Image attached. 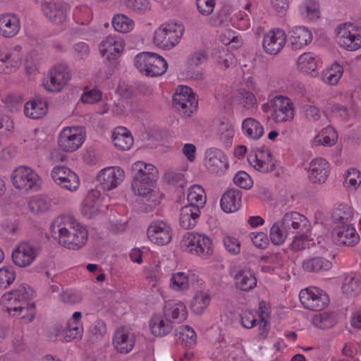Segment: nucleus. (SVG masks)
Instances as JSON below:
<instances>
[{"mask_svg": "<svg viewBox=\"0 0 361 361\" xmlns=\"http://www.w3.org/2000/svg\"><path fill=\"white\" fill-rule=\"evenodd\" d=\"M50 231L52 237L60 245L71 250L81 248L88 238L86 228L68 216H59L54 219Z\"/></svg>", "mask_w": 361, "mask_h": 361, "instance_id": "f257e3e1", "label": "nucleus"}, {"mask_svg": "<svg viewBox=\"0 0 361 361\" xmlns=\"http://www.w3.org/2000/svg\"><path fill=\"white\" fill-rule=\"evenodd\" d=\"M30 294L25 286H20L18 289L5 293L2 299L7 300L6 310L10 314H20L27 312L28 321L31 322L35 315L34 302L29 301Z\"/></svg>", "mask_w": 361, "mask_h": 361, "instance_id": "f03ea898", "label": "nucleus"}, {"mask_svg": "<svg viewBox=\"0 0 361 361\" xmlns=\"http://www.w3.org/2000/svg\"><path fill=\"white\" fill-rule=\"evenodd\" d=\"M280 223L289 233L293 239L291 243L293 250H302L305 248L303 240L307 237L304 233L307 228L308 221L307 218L296 212L286 213Z\"/></svg>", "mask_w": 361, "mask_h": 361, "instance_id": "7ed1b4c3", "label": "nucleus"}, {"mask_svg": "<svg viewBox=\"0 0 361 361\" xmlns=\"http://www.w3.org/2000/svg\"><path fill=\"white\" fill-rule=\"evenodd\" d=\"M184 27L181 24L166 23L162 24L154 34V43L164 49L174 47L181 39Z\"/></svg>", "mask_w": 361, "mask_h": 361, "instance_id": "20e7f679", "label": "nucleus"}, {"mask_svg": "<svg viewBox=\"0 0 361 361\" xmlns=\"http://www.w3.org/2000/svg\"><path fill=\"white\" fill-rule=\"evenodd\" d=\"M135 65L140 72L150 77L163 75L168 68L165 59L159 54L153 52H142L135 57Z\"/></svg>", "mask_w": 361, "mask_h": 361, "instance_id": "39448f33", "label": "nucleus"}, {"mask_svg": "<svg viewBox=\"0 0 361 361\" xmlns=\"http://www.w3.org/2000/svg\"><path fill=\"white\" fill-rule=\"evenodd\" d=\"M183 246L188 251L202 258H207L213 253L212 240L205 235L198 233H187L182 241Z\"/></svg>", "mask_w": 361, "mask_h": 361, "instance_id": "423d86ee", "label": "nucleus"}, {"mask_svg": "<svg viewBox=\"0 0 361 361\" xmlns=\"http://www.w3.org/2000/svg\"><path fill=\"white\" fill-rule=\"evenodd\" d=\"M337 30V40L341 47L348 51H355L361 47V30L354 24L345 23Z\"/></svg>", "mask_w": 361, "mask_h": 361, "instance_id": "0eeeda50", "label": "nucleus"}, {"mask_svg": "<svg viewBox=\"0 0 361 361\" xmlns=\"http://www.w3.org/2000/svg\"><path fill=\"white\" fill-rule=\"evenodd\" d=\"M11 179L16 189L28 191L37 190L39 187V176L33 169L25 166L17 167L12 173Z\"/></svg>", "mask_w": 361, "mask_h": 361, "instance_id": "6e6552de", "label": "nucleus"}, {"mask_svg": "<svg viewBox=\"0 0 361 361\" xmlns=\"http://www.w3.org/2000/svg\"><path fill=\"white\" fill-rule=\"evenodd\" d=\"M299 298L305 308L312 311H321L329 303L328 295L316 287L302 290Z\"/></svg>", "mask_w": 361, "mask_h": 361, "instance_id": "1a4fd4ad", "label": "nucleus"}, {"mask_svg": "<svg viewBox=\"0 0 361 361\" xmlns=\"http://www.w3.org/2000/svg\"><path fill=\"white\" fill-rule=\"evenodd\" d=\"M271 118L276 123L290 121L293 119L294 105L287 97L278 95L270 100Z\"/></svg>", "mask_w": 361, "mask_h": 361, "instance_id": "9d476101", "label": "nucleus"}, {"mask_svg": "<svg viewBox=\"0 0 361 361\" xmlns=\"http://www.w3.org/2000/svg\"><path fill=\"white\" fill-rule=\"evenodd\" d=\"M85 139V135L78 128L66 127L59 135L58 145L62 151L73 152L82 145Z\"/></svg>", "mask_w": 361, "mask_h": 361, "instance_id": "9b49d317", "label": "nucleus"}, {"mask_svg": "<svg viewBox=\"0 0 361 361\" xmlns=\"http://www.w3.org/2000/svg\"><path fill=\"white\" fill-rule=\"evenodd\" d=\"M51 177L57 185L67 190L75 191L79 188L80 179L78 175L65 166L54 167Z\"/></svg>", "mask_w": 361, "mask_h": 361, "instance_id": "f8f14e48", "label": "nucleus"}, {"mask_svg": "<svg viewBox=\"0 0 361 361\" xmlns=\"http://www.w3.org/2000/svg\"><path fill=\"white\" fill-rule=\"evenodd\" d=\"M39 247L29 243H21L12 252V259L19 267L31 264L39 254Z\"/></svg>", "mask_w": 361, "mask_h": 361, "instance_id": "ddd939ff", "label": "nucleus"}, {"mask_svg": "<svg viewBox=\"0 0 361 361\" xmlns=\"http://www.w3.org/2000/svg\"><path fill=\"white\" fill-rule=\"evenodd\" d=\"M49 75L50 81L44 83V86L49 92L61 91L71 78L68 67L63 64H57L51 68Z\"/></svg>", "mask_w": 361, "mask_h": 361, "instance_id": "4468645a", "label": "nucleus"}, {"mask_svg": "<svg viewBox=\"0 0 361 361\" xmlns=\"http://www.w3.org/2000/svg\"><path fill=\"white\" fill-rule=\"evenodd\" d=\"M332 237L338 245L354 246L360 240V236L351 224L335 226Z\"/></svg>", "mask_w": 361, "mask_h": 361, "instance_id": "2eb2a0df", "label": "nucleus"}, {"mask_svg": "<svg viewBox=\"0 0 361 361\" xmlns=\"http://www.w3.org/2000/svg\"><path fill=\"white\" fill-rule=\"evenodd\" d=\"M147 236L149 240L155 244L166 245L172 239V229L164 221H154L147 228Z\"/></svg>", "mask_w": 361, "mask_h": 361, "instance_id": "dca6fc26", "label": "nucleus"}, {"mask_svg": "<svg viewBox=\"0 0 361 361\" xmlns=\"http://www.w3.org/2000/svg\"><path fill=\"white\" fill-rule=\"evenodd\" d=\"M124 171L121 167H107L97 176V180L104 190L116 188L124 178Z\"/></svg>", "mask_w": 361, "mask_h": 361, "instance_id": "f3484780", "label": "nucleus"}, {"mask_svg": "<svg viewBox=\"0 0 361 361\" xmlns=\"http://www.w3.org/2000/svg\"><path fill=\"white\" fill-rule=\"evenodd\" d=\"M286 42V35L283 30H272L264 36L262 47L267 54L276 55L283 48Z\"/></svg>", "mask_w": 361, "mask_h": 361, "instance_id": "a211bd4d", "label": "nucleus"}, {"mask_svg": "<svg viewBox=\"0 0 361 361\" xmlns=\"http://www.w3.org/2000/svg\"><path fill=\"white\" fill-rule=\"evenodd\" d=\"M124 42L118 35H109L99 45V51L109 61H114L124 49Z\"/></svg>", "mask_w": 361, "mask_h": 361, "instance_id": "6ab92c4d", "label": "nucleus"}, {"mask_svg": "<svg viewBox=\"0 0 361 361\" xmlns=\"http://www.w3.org/2000/svg\"><path fill=\"white\" fill-rule=\"evenodd\" d=\"M42 10L44 16L55 24H61L66 19L68 5L44 0Z\"/></svg>", "mask_w": 361, "mask_h": 361, "instance_id": "aec40b11", "label": "nucleus"}, {"mask_svg": "<svg viewBox=\"0 0 361 361\" xmlns=\"http://www.w3.org/2000/svg\"><path fill=\"white\" fill-rule=\"evenodd\" d=\"M20 21L14 13H6L0 15V35L11 38L15 37L20 30Z\"/></svg>", "mask_w": 361, "mask_h": 361, "instance_id": "412c9836", "label": "nucleus"}, {"mask_svg": "<svg viewBox=\"0 0 361 361\" xmlns=\"http://www.w3.org/2000/svg\"><path fill=\"white\" fill-rule=\"evenodd\" d=\"M207 167L212 172L218 173L228 168L227 158L224 152L214 147L207 149L205 152Z\"/></svg>", "mask_w": 361, "mask_h": 361, "instance_id": "4be33fe9", "label": "nucleus"}, {"mask_svg": "<svg viewBox=\"0 0 361 361\" xmlns=\"http://www.w3.org/2000/svg\"><path fill=\"white\" fill-rule=\"evenodd\" d=\"M309 173V178L312 183H324L329 173V162L323 158L313 159L310 163Z\"/></svg>", "mask_w": 361, "mask_h": 361, "instance_id": "5701e85b", "label": "nucleus"}, {"mask_svg": "<svg viewBox=\"0 0 361 361\" xmlns=\"http://www.w3.org/2000/svg\"><path fill=\"white\" fill-rule=\"evenodd\" d=\"M157 178H153V176L146 178L140 176H133L131 187L135 195L147 197L152 195L153 189L155 187Z\"/></svg>", "mask_w": 361, "mask_h": 361, "instance_id": "b1692460", "label": "nucleus"}, {"mask_svg": "<svg viewBox=\"0 0 361 361\" xmlns=\"http://www.w3.org/2000/svg\"><path fill=\"white\" fill-rule=\"evenodd\" d=\"M221 207L226 213L238 211L241 206V191L230 189L226 191L221 199Z\"/></svg>", "mask_w": 361, "mask_h": 361, "instance_id": "393cba45", "label": "nucleus"}, {"mask_svg": "<svg viewBox=\"0 0 361 361\" xmlns=\"http://www.w3.org/2000/svg\"><path fill=\"white\" fill-rule=\"evenodd\" d=\"M200 215L197 206L188 204L180 209V226L184 229H190L195 226Z\"/></svg>", "mask_w": 361, "mask_h": 361, "instance_id": "a878e982", "label": "nucleus"}, {"mask_svg": "<svg viewBox=\"0 0 361 361\" xmlns=\"http://www.w3.org/2000/svg\"><path fill=\"white\" fill-rule=\"evenodd\" d=\"M312 32L305 27H298L292 30L289 40L291 49L298 50L307 45L312 41Z\"/></svg>", "mask_w": 361, "mask_h": 361, "instance_id": "bb28decb", "label": "nucleus"}, {"mask_svg": "<svg viewBox=\"0 0 361 361\" xmlns=\"http://www.w3.org/2000/svg\"><path fill=\"white\" fill-rule=\"evenodd\" d=\"M235 286L243 291H250L257 286V279L250 269L239 270L234 276Z\"/></svg>", "mask_w": 361, "mask_h": 361, "instance_id": "cd10ccee", "label": "nucleus"}, {"mask_svg": "<svg viewBox=\"0 0 361 361\" xmlns=\"http://www.w3.org/2000/svg\"><path fill=\"white\" fill-rule=\"evenodd\" d=\"M164 314L166 319H178L179 322H181L186 319L188 312L183 303H176L169 300L165 303Z\"/></svg>", "mask_w": 361, "mask_h": 361, "instance_id": "c85d7f7f", "label": "nucleus"}, {"mask_svg": "<svg viewBox=\"0 0 361 361\" xmlns=\"http://www.w3.org/2000/svg\"><path fill=\"white\" fill-rule=\"evenodd\" d=\"M114 145L121 150H128L133 145V137L130 132L124 127L116 128L112 135Z\"/></svg>", "mask_w": 361, "mask_h": 361, "instance_id": "c756f323", "label": "nucleus"}, {"mask_svg": "<svg viewBox=\"0 0 361 361\" xmlns=\"http://www.w3.org/2000/svg\"><path fill=\"white\" fill-rule=\"evenodd\" d=\"M47 102L40 99L29 101L24 106L25 114L32 119H38L43 117L47 114Z\"/></svg>", "mask_w": 361, "mask_h": 361, "instance_id": "7c9ffc66", "label": "nucleus"}, {"mask_svg": "<svg viewBox=\"0 0 361 361\" xmlns=\"http://www.w3.org/2000/svg\"><path fill=\"white\" fill-rule=\"evenodd\" d=\"M113 343L118 353L127 354L133 348L135 341L123 330H118L114 334Z\"/></svg>", "mask_w": 361, "mask_h": 361, "instance_id": "2f4dec72", "label": "nucleus"}, {"mask_svg": "<svg viewBox=\"0 0 361 361\" xmlns=\"http://www.w3.org/2000/svg\"><path fill=\"white\" fill-rule=\"evenodd\" d=\"M149 327L152 333L156 336H164L172 330V323L170 320L162 318L161 315L152 316L149 322Z\"/></svg>", "mask_w": 361, "mask_h": 361, "instance_id": "473e14b6", "label": "nucleus"}, {"mask_svg": "<svg viewBox=\"0 0 361 361\" xmlns=\"http://www.w3.org/2000/svg\"><path fill=\"white\" fill-rule=\"evenodd\" d=\"M21 63L20 59L17 55L9 52L0 51V73H10L18 68Z\"/></svg>", "mask_w": 361, "mask_h": 361, "instance_id": "72a5a7b5", "label": "nucleus"}, {"mask_svg": "<svg viewBox=\"0 0 361 361\" xmlns=\"http://www.w3.org/2000/svg\"><path fill=\"white\" fill-rule=\"evenodd\" d=\"M331 267V262L322 257H313L302 262V268L308 272L327 271Z\"/></svg>", "mask_w": 361, "mask_h": 361, "instance_id": "f704fd0d", "label": "nucleus"}, {"mask_svg": "<svg viewBox=\"0 0 361 361\" xmlns=\"http://www.w3.org/2000/svg\"><path fill=\"white\" fill-rule=\"evenodd\" d=\"M353 218V210L348 204H340L332 213V219L337 225L350 224Z\"/></svg>", "mask_w": 361, "mask_h": 361, "instance_id": "c9c22d12", "label": "nucleus"}, {"mask_svg": "<svg viewBox=\"0 0 361 361\" xmlns=\"http://www.w3.org/2000/svg\"><path fill=\"white\" fill-rule=\"evenodd\" d=\"M51 200L46 196L36 195L30 198L28 202L30 211L35 214L44 213L51 207Z\"/></svg>", "mask_w": 361, "mask_h": 361, "instance_id": "e433bc0d", "label": "nucleus"}, {"mask_svg": "<svg viewBox=\"0 0 361 361\" xmlns=\"http://www.w3.org/2000/svg\"><path fill=\"white\" fill-rule=\"evenodd\" d=\"M243 133L249 138L258 140L264 134V128L259 122L254 118H248L242 124Z\"/></svg>", "mask_w": 361, "mask_h": 361, "instance_id": "4c0bfd02", "label": "nucleus"}, {"mask_svg": "<svg viewBox=\"0 0 361 361\" xmlns=\"http://www.w3.org/2000/svg\"><path fill=\"white\" fill-rule=\"evenodd\" d=\"M343 293L348 297L358 295L361 293V277L355 275L345 279L342 286Z\"/></svg>", "mask_w": 361, "mask_h": 361, "instance_id": "58836bf2", "label": "nucleus"}, {"mask_svg": "<svg viewBox=\"0 0 361 361\" xmlns=\"http://www.w3.org/2000/svg\"><path fill=\"white\" fill-rule=\"evenodd\" d=\"M189 204L197 206L199 209L203 208L206 202V195L204 190L199 185H194L190 188L188 194Z\"/></svg>", "mask_w": 361, "mask_h": 361, "instance_id": "ea45409f", "label": "nucleus"}, {"mask_svg": "<svg viewBox=\"0 0 361 361\" xmlns=\"http://www.w3.org/2000/svg\"><path fill=\"white\" fill-rule=\"evenodd\" d=\"M343 67L334 63L330 68H326L322 73V80L329 85H336L343 74Z\"/></svg>", "mask_w": 361, "mask_h": 361, "instance_id": "a19ab883", "label": "nucleus"}, {"mask_svg": "<svg viewBox=\"0 0 361 361\" xmlns=\"http://www.w3.org/2000/svg\"><path fill=\"white\" fill-rule=\"evenodd\" d=\"M64 337L67 342H70L74 339H80L82 336L83 327L80 322H75L70 319L64 329Z\"/></svg>", "mask_w": 361, "mask_h": 361, "instance_id": "79ce46f5", "label": "nucleus"}, {"mask_svg": "<svg viewBox=\"0 0 361 361\" xmlns=\"http://www.w3.org/2000/svg\"><path fill=\"white\" fill-rule=\"evenodd\" d=\"M114 29L120 32H129L134 28V21L123 14H116L112 20Z\"/></svg>", "mask_w": 361, "mask_h": 361, "instance_id": "37998d69", "label": "nucleus"}, {"mask_svg": "<svg viewBox=\"0 0 361 361\" xmlns=\"http://www.w3.org/2000/svg\"><path fill=\"white\" fill-rule=\"evenodd\" d=\"M313 324L319 329H329L337 322L335 314L332 312H323L313 317Z\"/></svg>", "mask_w": 361, "mask_h": 361, "instance_id": "c03bdc74", "label": "nucleus"}, {"mask_svg": "<svg viewBox=\"0 0 361 361\" xmlns=\"http://www.w3.org/2000/svg\"><path fill=\"white\" fill-rule=\"evenodd\" d=\"M133 170L135 172V176L147 177L153 176V178H157L158 171L152 164H147L142 161H137L133 166Z\"/></svg>", "mask_w": 361, "mask_h": 361, "instance_id": "a18cd8bd", "label": "nucleus"}, {"mask_svg": "<svg viewBox=\"0 0 361 361\" xmlns=\"http://www.w3.org/2000/svg\"><path fill=\"white\" fill-rule=\"evenodd\" d=\"M290 236L280 221L273 224L270 230V239L274 245H281Z\"/></svg>", "mask_w": 361, "mask_h": 361, "instance_id": "49530a36", "label": "nucleus"}, {"mask_svg": "<svg viewBox=\"0 0 361 361\" xmlns=\"http://www.w3.org/2000/svg\"><path fill=\"white\" fill-rule=\"evenodd\" d=\"M179 334L178 339L181 343L185 344L186 346H193L197 343V335L192 328L188 325H183L180 326L177 331Z\"/></svg>", "mask_w": 361, "mask_h": 361, "instance_id": "de8ad7c7", "label": "nucleus"}, {"mask_svg": "<svg viewBox=\"0 0 361 361\" xmlns=\"http://www.w3.org/2000/svg\"><path fill=\"white\" fill-rule=\"evenodd\" d=\"M336 133L332 128L322 130L314 138L315 145L331 146L335 143Z\"/></svg>", "mask_w": 361, "mask_h": 361, "instance_id": "09e8293b", "label": "nucleus"}, {"mask_svg": "<svg viewBox=\"0 0 361 361\" xmlns=\"http://www.w3.org/2000/svg\"><path fill=\"white\" fill-rule=\"evenodd\" d=\"M298 66L300 70L307 73L314 71L317 69L315 58L310 52L304 53L299 56Z\"/></svg>", "mask_w": 361, "mask_h": 361, "instance_id": "8fccbe9b", "label": "nucleus"}, {"mask_svg": "<svg viewBox=\"0 0 361 361\" xmlns=\"http://www.w3.org/2000/svg\"><path fill=\"white\" fill-rule=\"evenodd\" d=\"M16 274L13 266H5L0 269V287L6 288L15 281Z\"/></svg>", "mask_w": 361, "mask_h": 361, "instance_id": "3c124183", "label": "nucleus"}, {"mask_svg": "<svg viewBox=\"0 0 361 361\" xmlns=\"http://www.w3.org/2000/svg\"><path fill=\"white\" fill-rule=\"evenodd\" d=\"M210 297L207 294H200L195 295L191 302V310L197 314H201L204 310L209 305Z\"/></svg>", "mask_w": 361, "mask_h": 361, "instance_id": "603ef678", "label": "nucleus"}, {"mask_svg": "<svg viewBox=\"0 0 361 361\" xmlns=\"http://www.w3.org/2000/svg\"><path fill=\"white\" fill-rule=\"evenodd\" d=\"M102 92L100 90L96 88L90 89L88 87H86L80 100L83 103L94 104L99 102L102 99Z\"/></svg>", "mask_w": 361, "mask_h": 361, "instance_id": "864d4df0", "label": "nucleus"}, {"mask_svg": "<svg viewBox=\"0 0 361 361\" xmlns=\"http://www.w3.org/2000/svg\"><path fill=\"white\" fill-rule=\"evenodd\" d=\"M165 180L171 185L176 187L183 188L186 186V182L184 179L183 173L175 172L173 171H168L164 174Z\"/></svg>", "mask_w": 361, "mask_h": 361, "instance_id": "5fc2aeb1", "label": "nucleus"}, {"mask_svg": "<svg viewBox=\"0 0 361 361\" xmlns=\"http://www.w3.org/2000/svg\"><path fill=\"white\" fill-rule=\"evenodd\" d=\"M233 182L235 185L243 189H250L252 186V180L246 172L238 171L233 178Z\"/></svg>", "mask_w": 361, "mask_h": 361, "instance_id": "6e6d98bb", "label": "nucleus"}, {"mask_svg": "<svg viewBox=\"0 0 361 361\" xmlns=\"http://www.w3.org/2000/svg\"><path fill=\"white\" fill-rule=\"evenodd\" d=\"M207 59V52L204 50H199L188 56V63L190 66H198L206 63Z\"/></svg>", "mask_w": 361, "mask_h": 361, "instance_id": "4d7b16f0", "label": "nucleus"}, {"mask_svg": "<svg viewBox=\"0 0 361 361\" xmlns=\"http://www.w3.org/2000/svg\"><path fill=\"white\" fill-rule=\"evenodd\" d=\"M171 281L172 288L176 290H184L188 287V278L183 272L173 274Z\"/></svg>", "mask_w": 361, "mask_h": 361, "instance_id": "13d9d810", "label": "nucleus"}, {"mask_svg": "<svg viewBox=\"0 0 361 361\" xmlns=\"http://www.w3.org/2000/svg\"><path fill=\"white\" fill-rule=\"evenodd\" d=\"M198 11L203 16L210 15L215 7V0H196Z\"/></svg>", "mask_w": 361, "mask_h": 361, "instance_id": "bf43d9fd", "label": "nucleus"}, {"mask_svg": "<svg viewBox=\"0 0 361 361\" xmlns=\"http://www.w3.org/2000/svg\"><path fill=\"white\" fill-rule=\"evenodd\" d=\"M106 328L104 321L98 319L90 327L89 334L90 336L98 338L102 337L106 333Z\"/></svg>", "mask_w": 361, "mask_h": 361, "instance_id": "052dcab7", "label": "nucleus"}, {"mask_svg": "<svg viewBox=\"0 0 361 361\" xmlns=\"http://www.w3.org/2000/svg\"><path fill=\"white\" fill-rule=\"evenodd\" d=\"M126 6L135 11H145L149 8L148 0H125Z\"/></svg>", "mask_w": 361, "mask_h": 361, "instance_id": "680f3d73", "label": "nucleus"}, {"mask_svg": "<svg viewBox=\"0 0 361 361\" xmlns=\"http://www.w3.org/2000/svg\"><path fill=\"white\" fill-rule=\"evenodd\" d=\"M239 97L241 102L243 104L244 107L246 109H250L255 106L257 103V99L255 94L245 90H240L239 92Z\"/></svg>", "mask_w": 361, "mask_h": 361, "instance_id": "e2e57ef3", "label": "nucleus"}, {"mask_svg": "<svg viewBox=\"0 0 361 361\" xmlns=\"http://www.w3.org/2000/svg\"><path fill=\"white\" fill-rule=\"evenodd\" d=\"M302 109L307 119L312 121H317L320 119L321 111L317 106L311 104H305L302 106Z\"/></svg>", "mask_w": 361, "mask_h": 361, "instance_id": "0e129e2a", "label": "nucleus"}, {"mask_svg": "<svg viewBox=\"0 0 361 361\" xmlns=\"http://www.w3.org/2000/svg\"><path fill=\"white\" fill-rule=\"evenodd\" d=\"M224 244L226 249L233 255H237L240 251V245L238 239L226 236L224 238Z\"/></svg>", "mask_w": 361, "mask_h": 361, "instance_id": "69168bd1", "label": "nucleus"}, {"mask_svg": "<svg viewBox=\"0 0 361 361\" xmlns=\"http://www.w3.org/2000/svg\"><path fill=\"white\" fill-rule=\"evenodd\" d=\"M345 180L350 185L356 188L361 184V172L356 169H350L348 171Z\"/></svg>", "mask_w": 361, "mask_h": 361, "instance_id": "338daca9", "label": "nucleus"}, {"mask_svg": "<svg viewBox=\"0 0 361 361\" xmlns=\"http://www.w3.org/2000/svg\"><path fill=\"white\" fill-rule=\"evenodd\" d=\"M242 325L247 329H251L256 325L257 319L250 311H243L240 315Z\"/></svg>", "mask_w": 361, "mask_h": 361, "instance_id": "774afa93", "label": "nucleus"}]
</instances>
